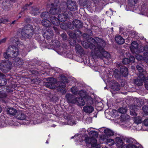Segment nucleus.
I'll return each mask as SVG.
<instances>
[{
  "mask_svg": "<svg viewBox=\"0 0 148 148\" xmlns=\"http://www.w3.org/2000/svg\"><path fill=\"white\" fill-rule=\"evenodd\" d=\"M89 39L88 42L87 40V42H82V44L84 47L86 49L89 47L92 52L97 57L101 58L103 56L106 58H110V54L105 51L102 47L105 45V42L103 40L98 38H93L90 37Z\"/></svg>",
  "mask_w": 148,
  "mask_h": 148,
  "instance_id": "1",
  "label": "nucleus"
},
{
  "mask_svg": "<svg viewBox=\"0 0 148 148\" xmlns=\"http://www.w3.org/2000/svg\"><path fill=\"white\" fill-rule=\"evenodd\" d=\"M60 82L59 84L60 85L58 87L55 85L56 80L53 78H47V80L49 82L45 83V85L47 87L51 89L56 88L62 94H64L66 92L65 89V83L68 82V80L67 78L63 75H61L60 77Z\"/></svg>",
  "mask_w": 148,
  "mask_h": 148,
  "instance_id": "2",
  "label": "nucleus"
},
{
  "mask_svg": "<svg viewBox=\"0 0 148 148\" xmlns=\"http://www.w3.org/2000/svg\"><path fill=\"white\" fill-rule=\"evenodd\" d=\"M88 134L91 136L85 137L84 141L86 143L90 145L91 148H100V145L97 143L96 139L98 137V133L95 131H91Z\"/></svg>",
  "mask_w": 148,
  "mask_h": 148,
  "instance_id": "3",
  "label": "nucleus"
},
{
  "mask_svg": "<svg viewBox=\"0 0 148 148\" xmlns=\"http://www.w3.org/2000/svg\"><path fill=\"white\" fill-rule=\"evenodd\" d=\"M33 28L32 25H28L25 26L21 32L22 36L25 38H29L33 34Z\"/></svg>",
  "mask_w": 148,
  "mask_h": 148,
  "instance_id": "4",
  "label": "nucleus"
},
{
  "mask_svg": "<svg viewBox=\"0 0 148 148\" xmlns=\"http://www.w3.org/2000/svg\"><path fill=\"white\" fill-rule=\"evenodd\" d=\"M12 49H11L10 47H8L6 51L4 53L3 56L5 58L9 59L10 58H14L18 55V49L16 47Z\"/></svg>",
  "mask_w": 148,
  "mask_h": 148,
  "instance_id": "5",
  "label": "nucleus"
},
{
  "mask_svg": "<svg viewBox=\"0 0 148 148\" xmlns=\"http://www.w3.org/2000/svg\"><path fill=\"white\" fill-rule=\"evenodd\" d=\"M138 45L136 41H133L131 43V47H130V50L133 53L137 52L140 53L145 51H148V47L146 46L145 47L141 46L140 49L138 50Z\"/></svg>",
  "mask_w": 148,
  "mask_h": 148,
  "instance_id": "6",
  "label": "nucleus"
},
{
  "mask_svg": "<svg viewBox=\"0 0 148 148\" xmlns=\"http://www.w3.org/2000/svg\"><path fill=\"white\" fill-rule=\"evenodd\" d=\"M101 130L102 131H103L105 135H102L100 136V138L101 143H103V141L105 140L106 139H107L108 138V136H113L114 135V132L113 131L110 130V129L107 128H103Z\"/></svg>",
  "mask_w": 148,
  "mask_h": 148,
  "instance_id": "7",
  "label": "nucleus"
},
{
  "mask_svg": "<svg viewBox=\"0 0 148 148\" xmlns=\"http://www.w3.org/2000/svg\"><path fill=\"white\" fill-rule=\"evenodd\" d=\"M11 63L9 61H4L0 64V69L2 72L6 73L11 69Z\"/></svg>",
  "mask_w": 148,
  "mask_h": 148,
  "instance_id": "8",
  "label": "nucleus"
},
{
  "mask_svg": "<svg viewBox=\"0 0 148 148\" xmlns=\"http://www.w3.org/2000/svg\"><path fill=\"white\" fill-rule=\"evenodd\" d=\"M59 2V0H56L54 4H51L52 6L49 11L51 14H56L60 12L61 10L59 6L57 4H58Z\"/></svg>",
  "mask_w": 148,
  "mask_h": 148,
  "instance_id": "9",
  "label": "nucleus"
},
{
  "mask_svg": "<svg viewBox=\"0 0 148 148\" xmlns=\"http://www.w3.org/2000/svg\"><path fill=\"white\" fill-rule=\"evenodd\" d=\"M32 4V3H30L29 4H27L23 7V9L24 10H27L29 9L31 10L30 13L33 15L36 16L38 15L40 11L39 9L37 8H33L31 7L30 5Z\"/></svg>",
  "mask_w": 148,
  "mask_h": 148,
  "instance_id": "10",
  "label": "nucleus"
},
{
  "mask_svg": "<svg viewBox=\"0 0 148 148\" xmlns=\"http://www.w3.org/2000/svg\"><path fill=\"white\" fill-rule=\"evenodd\" d=\"M138 75L139 79L138 78L135 79L134 80V82L136 85L138 86H141L143 84V82L145 80V75H143L141 73Z\"/></svg>",
  "mask_w": 148,
  "mask_h": 148,
  "instance_id": "11",
  "label": "nucleus"
},
{
  "mask_svg": "<svg viewBox=\"0 0 148 148\" xmlns=\"http://www.w3.org/2000/svg\"><path fill=\"white\" fill-rule=\"evenodd\" d=\"M66 4L68 8L71 11H74L77 10V6L75 1L72 0H68Z\"/></svg>",
  "mask_w": 148,
  "mask_h": 148,
  "instance_id": "12",
  "label": "nucleus"
},
{
  "mask_svg": "<svg viewBox=\"0 0 148 148\" xmlns=\"http://www.w3.org/2000/svg\"><path fill=\"white\" fill-rule=\"evenodd\" d=\"M73 15L70 12H64V14H59L58 16V18L60 21L64 22L68 18H71L73 17Z\"/></svg>",
  "mask_w": 148,
  "mask_h": 148,
  "instance_id": "13",
  "label": "nucleus"
},
{
  "mask_svg": "<svg viewBox=\"0 0 148 148\" xmlns=\"http://www.w3.org/2000/svg\"><path fill=\"white\" fill-rule=\"evenodd\" d=\"M43 36L47 40H49L52 38L53 36V31L49 29L46 30L43 34Z\"/></svg>",
  "mask_w": 148,
  "mask_h": 148,
  "instance_id": "14",
  "label": "nucleus"
},
{
  "mask_svg": "<svg viewBox=\"0 0 148 148\" xmlns=\"http://www.w3.org/2000/svg\"><path fill=\"white\" fill-rule=\"evenodd\" d=\"M16 117L18 119L28 120V117L24 113L20 111L17 112Z\"/></svg>",
  "mask_w": 148,
  "mask_h": 148,
  "instance_id": "15",
  "label": "nucleus"
},
{
  "mask_svg": "<svg viewBox=\"0 0 148 148\" xmlns=\"http://www.w3.org/2000/svg\"><path fill=\"white\" fill-rule=\"evenodd\" d=\"M116 148H122L123 146V142L121 137H116L115 139Z\"/></svg>",
  "mask_w": 148,
  "mask_h": 148,
  "instance_id": "16",
  "label": "nucleus"
},
{
  "mask_svg": "<svg viewBox=\"0 0 148 148\" xmlns=\"http://www.w3.org/2000/svg\"><path fill=\"white\" fill-rule=\"evenodd\" d=\"M13 62L15 65L19 66H21L24 63L23 60L18 57L15 58L14 59Z\"/></svg>",
  "mask_w": 148,
  "mask_h": 148,
  "instance_id": "17",
  "label": "nucleus"
},
{
  "mask_svg": "<svg viewBox=\"0 0 148 148\" xmlns=\"http://www.w3.org/2000/svg\"><path fill=\"white\" fill-rule=\"evenodd\" d=\"M132 140V138H127L126 140V142L128 143L127 144H125L124 146L126 148H139V147L136 146L134 144H131L130 141Z\"/></svg>",
  "mask_w": 148,
  "mask_h": 148,
  "instance_id": "18",
  "label": "nucleus"
},
{
  "mask_svg": "<svg viewBox=\"0 0 148 148\" xmlns=\"http://www.w3.org/2000/svg\"><path fill=\"white\" fill-rule=\"evenodd\" d=\"M66 99L68 100L69 102L75 103L77 101V100H75L74 96L70 94H67L65 96Z\"/></svg>",
  "mask_w": 148,
  "mask_h": 148,
  "instance_id": "19",
  "label": "nucleus"
},
{
  "mask_svg": "<svg viewBox=\"0 0 148 148\" xmlns=\"http://www.w3.org/2000/svg\"><path fill=\"white\" fill-rule=\"evenodd\" d=\"M50 20L51 22L54 25L57 26L60 24V21L59 18H58L55 16H51L50 17Z\"/></svg>",
  "mask_w": 148,
  "mask_h": 148,
  "instance_id": "20",
  "label": "nucleus"
},
{
  "mask_svg": "<svg viewBox=\"0 0 148 148\" xmlns=\"http://www.w3.org/2000/svg\"><path fill=\"white\" fill-rule=\"evenodd\" d=\"M7 83L5 76L0 72V86L5 85Z\"/></svg>",
  "mask_w": 148,
  "mask_h": 148,
  "instance_id": "21",
  "label": "nucleus"
},
{
  "mask_svg": "<svg viewBox=\"0 0 148 148\" xmlns=\"http://www.w3.org/2000/svg\"><path fill=\"white\" fill-rule=\"evenodd\" d=\"M115 40L116 42L119 44L121 45L125 42L124 39L123 38L119 35H116L115 37Z\"/></svg>",
  "mask_w": 148,
  "mask_h": 148,
  "instance_id": "22",
  "label": "nucleus"
},
{
  "mask_svg": "<svg viewBox=\"0 0 148 148\" xmlns=\"http://www.w3.org/2000/svg\"><path fill=\"white\" fill-rule=\"evenodd\" d=\"M83 110L86 113H90L93 111L94 108L92 106H86L83 107Z\"/></svg>",
  "mask_w": 148,
  "mask_h": 148,
  "instance_id": "23",
  "label": "nucleus"
},
{
  "mask_svg": "<svg viewBox=\"0 0 148 148\" xmlns=\"http://www.w3.org/2000/svg\"><path fill=\"white\" fill-rule=\"evenodd\" d=\"M120 73L123 76L126 77L128 73V69L125 66H122L121 67Z\"/></svg>",
  "mask_w": 148,
  "mask_h": 148,
  "instance_id": "24",
  "label": "nucleus"
},
{
  "mask_svg": "<svg viewBox=\"0 0 148 148\" xmlns=\"http://www.w3.org/2000/svg\"><path fill=\"white\" fill-rule=\"evenodd\" d=\"M7 114L12 115H15L17 112L16 110L13 108H8L6 110Z\"/></svg>",
  "mask_w": 148,
  "mask_h": 148,
  "instance_id": "25",
  "label": "nucleus"
},
{
  "mask_svg": "<svg viewBox=\"0 0 148 148\" xmlns=\"http://www.w3.org/2000/svg\"><path fill=\"white\" fill-rule=\"evenodd\" d=\"M86 92L85 91L83 90H82L80 91L79 92H78V94L79 95L82 97H83L84 98H86V97L88 99V100H90L91 97L89 96H86Z\"/></svg>",
  "mask_w": 148,
  "mask_h": 148,
  "instance_id": "26",
  "label": "nucleus"
},
{
  "mask_svg": "<svg viewBox=\"0 0 148 148\" xmlns=\"http://www.w3.org/2000/svg\"><path fill=\"white\" fill-rule=\"evenodd\" d=\"M73 23L74 27L77 28H81L82 25V23L80 21L78 20H74Z\"/></svg>",
  "mask_w": 148,
  "mask_h": 148,
  "instance_id": "27",
  "label": "nucleus"
},
{
  "mask_svg": "<svg viewBox=\"0 0 148 148\" xmlns=\"http://www.w3.org/2000/svg\"><path fill=\"white\" fill-rule=\"evenodd\" d=\"M75 100H77L75 103H77L79 106H83L85 104V102L82 97L76 98Z\"/></svg>",
  "mask_w": 148,
  "mask_h": 148,
  "instance_id": "28",
  "label": "nucleus"
},
{
  "mask_svg": "<svg viewBox=\"0 0 148 148\" xmlns=\"http://www.w3.org/2000/svg\"><path fill=\"white\" fill-rule=\"evenodd\" d=\"M42 24L45 27H49L51 25V22L49 20L45 19L42 21Z\"/></svg>",
  "mask_w": 148,
  "mask_h": 148,
  "instance_id": "29",
  "label": "nucleus"
},
{
  "mask_svg": "<svg viewBox=\"0 0 148 148\" xmlns=\"http://www.w3.org/2000/svg\"><path fill=\"white\" fill-rule=\"evenodd\" d=\"M9 42L15 45H18L20 42L18 39L15 37L11 38Z\"/></svg>",
  "mask_w": 148,
  "mask_h": 148,
  "instance_id": "30",
  "label": "nucleus"
},
{
  "mask_svg": "<svg viewBox=\"0 0 148 148\" xmlns=\"http://www.w3.org/2000/svg\"><path fill=\"white\" fill-rule=\"evenodd\" d=\"M111 88L114 91H117L119 90L120 86L118 83L116 82L113 85H112Z\"/></svg>",
  "mask_w": 148,
  "mask_h": 148,
  "instance_id": "31",
  "label": "nucleus"
},
{
  "mask_svg": "<svg viewBox=\"0 0 148 148\" xmlns=\"http://www.w3.org/2000/svg\"><path fill=\"white\" fill-rule=\"evenodd\" d=\"M30 48L28 47L27 48L26 47H25L23 48V50L22 51V55L23 57H25L27 54V53L30 50Z\"/></svg>",
  "mask_w": 148,
  "mask_h": 148,
  "instance_id": "32",
  "label": "nucleus"
},
{
  "mask_svg": "<svg viewBox=\"0 0 148 148\" xmlns=\"http://www.w3.org/2000/svg\"><path fill=\"white\" fill-rule=\"evenodd\" d=\"M134 123L138 124L142 122V118L140 116L135 117L134 119Z\"/></svg>",
  "mask_w": 148,
  "mask_h": 148,
  "instance_id": "33",
  "label": "nucleus"
},
{
  "mask_svg": "<svg viewBox=\"0 0 148 148\" xmlns=\"http://www.w3.org/2000/svg\"><path fill=\"white\" fill-rule=\"evenodd\" d=\"M136 67L137 70L139 72L138 73V74H140V73H142V74L144 75L145 72V71H143V68L141 67L139 65H137L136 66Z\"/></svg>",
  "mask_w": 148,
  "mask_h": 148,
  "instance_id": "34",
  "label": "nucleus"
},
{
  "mask_svg": "<svg viewBox=\"0 0 148 148\" xmlns=\"http://www.w3.org/2000/svg\"><path fill=\"white\" fill-rule=\"evenodd\" d=\"M8 21V19L5 17H2L0 19V25L2 24H5Z\"/></svg>",
  "mask_w": 148,
  "mask_h": 148,
  "instance_id": "35",
  "label": "nucleus"
},
{
  "mask_svg": "<svg viewBox=\"0 0 148 148\" xmlns=\"http://www.w3.org/2000/svg\"><path fill=\"white\" fill-rule=\"evenodd\" d=\"M71 91L72 93L75 95H77L78 93V89L76 86H74L71 88Z\"/></svg>",
  "mask_w": 148,
  "mask_h": 148,
  "instance_id": "36",
  "label": "nucleus"
},
{
  "mask_svg": "<svg viewBox=\"0 0 148 148\" xmlns=\"http://www.w3.org/2000/svg\"><path fill=\"white\" fill-rule=\"evenodd\" d=\"M49 14L48 12H42L40 15L41 17L42 18H47L49 16Z\"/></svg>",
  "mask_w": 148,
  "mask_h": 148,
  "instance_id": "37",
  "label": "nucleus"
},
{
  "mask_svg": "<svg viewBox=\"0 0 148 148\" xmlns=\"http://www.w3.org/2000/svg\"><path fill=\"white\" fill-rule=\"evenodd\" d=\"M62 23L60 25V27L63 29H66L67 28H68V27L67 25V23Z\"/></svg>",
  "mask_w": 148,
  "mask_h": 148,
  "instance_id": "38",
  "label": "nucleus"
},
{
  "mask_svg": "<svg viewBox=\"0 0 148 148\" xmlns=\"http://www.w3.org/2000/svg\"><path fill=\"white\" fill-rule=\"evenodd\" d=\"M105 140H107V143H109V145H113L114 143V141L112 139H108V138L107 139Z\"/></svg>",
  "mask_w": 148,
  "mask_h": 148,
  "instance_id": "39",
  "label": "nucleus"
},
{
  "mask_svg": "<svg viewBox=\"0 0 148 148\" xmlns=\"http://www.w3.org/2000/svg\"><path fill=\"white\" fill-rule=\"evenodd\" d=\"M87 0H79V4L81 6H84L86 4Z\"/></svg>",
  "mask_w": 148,
  "mask_h": 148,
  "instance_id": "40",
  "label": "nucleus"
},
{
  "mask_svg": "<svg viewBox=\"0 0 148 148\" xmlns=\"http://www.w3.org/2000/svg\"><path fill=\"white\" fill-rule=\"evenodd\" d=\"M68 28H69L71 29H72L74 28V26L73 25V24H71L70 22H67V23Z\"/></svg>",
  "mask_w": 148,
  "mask_h": 148,
  "instance_id": "41",
  "label": "nucleus"
},
{
  "mask_svg": "<svg viewBox=\"0 0 148 148\" xmlns=\"http://www.w3.org/2000/svg\"><path fill=\"white\" fill-rule=\"evenodd\" d=\"M75 47L77 51L78 52H81L82 51V47L80 45L77 44L75 45Z\"/></svg>",
  "mask_w": 148,
  "mask_h": 148,
  "instance_id": "42",
  "label": "nucleus"
},
{
  "mask_svg": "<svg viewBox=\"0 0 148 148\" xmlns=\"http://www.w3.org/2000/svg\"><path fill=\"white\" fill-rule=\"evenodd\" d=\"M119 112L122 114H124L126 112L127 109L125 108H120L119 109Z\"/></svg>",
  "mask_w": 148,
  "mask_h": 148,
  "instance_id": "43",
  "label": "nucleus"
},
{
  "mask_svg": "<svg viewBox=\"0 0 148 148\" xmlns=\"http://www.w3.org/2000/svg\"><path fill=\"white\" fill-rule=\"evenodd\" d=\"M122 62L125 64H127L130 62V61L128 58H125L123 60Z\"/></svg>",
  "mask_w": 148,
  "mask_h": 148,
  "instance_id": "44",
  "label": "nucleus"
},
{
  "mask_svg": "<svg viewBox=\"0 0 148 148\" xmlns=\"http://www.w3.org/2000/svg\"><path fill=\"white\" fill-rule=\"evenodd\" d=\"M7 97V94L5 92H0V98L4 99Z\"/></svg>",
  "mask_w": 148,
  "mask_h": 148,
  "instance_id": "45",
  "label": "nucleus"
},
{
  "mask_svg": "<svg viewBox=\"0 0 148 148\" xmlns=\"http://www.w3.org/2000/svg\"><path fill=\"white\" fill-rule=\"evenodd\" d=\"M69 42L70 45L72 46H74L76 45V41L73 38H72L70 40Z\"/></svg>",
  "mask_w": 148,
  "mask_h": 148,
  "instance_id": "46",
  "label": "nucleus"
},
{
  "mask_svg": "<svg viewBox=\"0 0 148 148\" xmlns=\"http://www.w3.org/2000/svg\"><path fill=\"white\" fill-rule=\"evenodd\" d=\"M68 34L69 36L72 38H74L76 36V35L75 33L71 31H70L68 32Z\"/></svg>",
  "mask_w": 148,
  "mask_h": 148,
  "instance_id": "47",
  "label": "nucleus"
},
{
  "mask_svg": "<svg viewBox=\"0 0 148 148\" xmlns=\"http://www.w3.org/2000/svg\"><path fill=\"white\" fill-rule=\"evenodd\" d=\"M67 124L68 125H72L76 124L75 122L72 120H68L67 121Z\"/></svg>",
  "mask_w": 148,
  "mask_h": 148,
  "instance_id": "48",
  "label": "nucleus"
},
{
  "mask_svg": "<svg viewBox=\"0 0 148 148\" xmlns=\"http://www.w3.org/2000/svg\"><path fill=\"white\" fill-rule=\"evenodd\" d=\"M135 58L138 60L139 61L143 60V57L140 55H136L135 56Z\"/></svg>",
  "mask_w": 148,
  "mask_h": 148,
  "instance_id": "49",
  "label": "nucleus"
},
{
  "mask_svg": "<svg viewBox=\"0 0 148 148\" xmlns=\"http://www.w3.org/2000/svg\"><path fill=\"white\" fill-rule=\"evenodd\" d=\"M142 109L144 112L146 114H148V106H144L143 107Z\"/></svg>",
  "mask_w": 148,
  "mask_h": 148,
  "instance_id": "50",
  "label": "nucleus"
},
{
  "mask_svg": "<svg viewBox=\"0 0 148 148\" xmlns=\"http://www.w3.org/2000/svg\"><path fill=\"white\" fill-rule=\"evenodd\" d=\"M144 83H145V86L146 89L148 90V79L145 80Z\"/></svg>",
  "mask_w": 148,
  "mask_h": 148,
  "instance_id": "51",
  "label": "nucleus"
},
{
  "mask_svg": "<svg viewBox=\"0 0 148 148\" xmlns=\"http://www.w3.org/2000/svg\"><path fill=\"white\" fill-rule=\"evenodd\" d=\"M61 37L64 40H66V35L65 33H63L61 34Z\"/></svg>",
  "mask_w": 148,
  "mask_h": 148,
  "instance_id": "52",
  "label": "nucleus"
},
{
  "mask_svg": "<svg viewBox=\"0 0 148 148\" xmlns=\"http://www.w3.org/2000/svg\"><path fill=\"white\" fill-rule=\"evenodd\" d=\"M130 114L132 115H133V116H136L137 115V114L135 112V111H134L132 110H130Z\"/></svg>",
  "mask_w": 148,
  "mask_h": 148,
  "instance_id": "53",
  "label": "nucleus"
},
{
  "mask_svg": "<svg viewBox=\"0 0 148 148\" xmlns=\"http://www.w3.org/2000/svg\"><path fill=\"white\" fill-rule=\"evenodd\" d=\"M129 59L130 60V62H134L135 58L134 56H131L130 58V59Z\"/></svg>",
  "mask_w": 148,
  "mask_h": 148,
  "instance_id": "54",
  "label": "nucleus"
},
{
  "mask_svg": "<svg viewBox=\"0 0 148 148\" xmlns=\"http://www.w3.org/2000/svg\"><path fill=\"white\" fill-rule=\"evenodd\" d=\"M7 38H4L0 40V45H1L2 43L5 42L6 41Z\"/></svg>",
  "mask_w": 148,
  "mask_h": 148,
  "instance_id": "55",
  "label": "nucleus"
},
{
  "mask_svg": "<svg viewBox=\"0 0 148 148\" xmlns=\"http://www.w3.org/2000/svg\"><path fill=\"white\" fill-rule=\"evenodd\" d=\"M129 0L130 1V0ZM138 0H130L131 1L130 3L132 5H134L136 3V2Z\"/></svg>",
  "mask_w": 148,
  "mask_h": 148,
  "instance_id": "56",
  "label": "nucleus"
},
{
  "mask_svg": "<svg viewBox=\"0 0 148 148\" xmlns=\"http://www.w3.org/2000/svg\"><path fill=\"white\" fill-rule=\"evenodd\" d=\"M144 124L145 126H148V119H147L144 120Z\"/></svg>",
  "mask_w": 148,
  "mask_h": 148,
  "instance_id": "57",
  "label": "nucleus"
},
{
  "mask_svg": "<svg viewBox=\"0 0 148 148\" xmlns=\"http://www.w3.org/2000/svg\"><path fill=\"white\" fill-rule=\"evenodd\" d=\"M143 60L146 63H148V57H144Z\"/></svg>",
  "mask_w": 148,
  "mask_h": 148,
  "instance_id": "58",
  "label": "nucleus"
},
{
  "mask_svg": "<svg viewBox=\"0 0 148 148\" xmlns=\"http://www.w3.org/2000/svg\"><path fill=\"white\" fill-rule=\"evenodd\" d=\"M53 28L55 30V32L57 34H59V30L57 27H53Z\"/></svg>",
  "mask_w": 148,
  "mask_h": 148,
  "instance_id": "59",
  "label": "nucleus"
},
{
  "mask_svg": "<svg viewBox=\"0 0 148 148\" xmlns=\"http://www.w3.org/2000/svg\"><path fill=\"white\" fill-rule=\"evenodd\" d=\"M4 121L1 122H0V127H3L4 126Z\"/></svg>",
  "mask_w": 148,
  "mask_h": 148,
  "instance_id": "60",
  "label": "nucleus"
},
{
  "mask_svg": "<svg viewBox=\"0 0 148 148\" xmlns=\"http://www.w3.org/2000/svg\"><path fill=\"white\" fill-rule=\"evenodd\" d=\"M119 72V71H118V69H115V70L114 71V73H116V74H118V73H117V72Z\"/></svg>",
  "mask_w": 148,
  "mask_h": 148,
  "instance_id": "61",
  "label": "nucleus"
},
{
  "mask_svg": "<svg viewBox=\"0 0 148 148\" xmlns=\"http://www.w3.org/2000/svg\"><path fill=\"white\" fill-rule=\"evenodd\" d=\"M16 21H13L12 22V23L11 24H14L15 22H16Z\"/></svg>",
  "mask_w": 148,
  "mask_h": 148,
  "instance_id": "62",
  "label": "nucleus"
},
{
  "mask_svg": "<svg viewBox=\"0 0 148 148\" xmlns=\"http://www.w3.org/2000/svg\"><path fill=\"white\" fill-rule=\"evenodd\" d=\"M56 126V125H52V126L53 127H55Z\"/></svg>",
  "mask_w": 148,
  "mask_h": 148,
  "instance_id": "63",
  "label": "nucleus"
},
{
  "mask_svg": "<svg viewBox=\"0 0 148 148\" xmlns=\"http://www.w3.org/2000/svg\"><path fill=\"white\" fill-rule=\"evenodd\" d=\"M46 143H48V141H47L46 142Z\"/></svg>",
  "mask_w": 148,
  "mask_h": 148,
  "instance_id": "64",
  "label": "nucleus"
}]
</instances>
